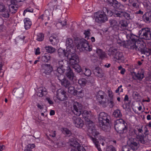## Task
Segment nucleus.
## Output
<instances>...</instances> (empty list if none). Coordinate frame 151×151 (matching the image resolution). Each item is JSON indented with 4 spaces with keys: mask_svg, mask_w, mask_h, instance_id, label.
Here are the masks:
<instances>
[{
    "mask_svg": "<svg viewBox=\"0 0 151 151\" xmlns=\"http://www.w3.org/2000/svg\"><path fill=\"white\" fill-rule=\"evenodd\" d=\"M24 27L26 29H29L32 25L31 22L29 21V19L27 18H26L24 19Z\"/></svg>",
    "mask_w": 151,
    "mask_h": 151,
    "instance_id": "33",
    "label": "nucleus"
},
{
    "mask_svg": "<svg viewBox=\"0 0 151 151\" xmlns=\"http://www.w3.org/2000/svg\"><path fill=\"white\" fill-rule=\"evenodd\" d=\"M86 71L84 73V74L85 75L87 76H88L91 75V70L85 68Z\"/></svg>",
    "mask_w": 151,
    "mask_h": 151,
    "instance_id": "57",
    "label": "nucleus"
},
{
    "mask_svg": "<svg viewBox=\"0 0 151 151\" xmlns=\"http://www.w3.org/2000/svg\"><path fill=\"white\" fill-rule=\"evenodd\" d=\"M51 59V57L48 54H45L41 58V60L44 62H47Z\"/></svg>",
    "mask_w": 151,
    "mask_h": 151,
    "instance_id": "35",
    "label": "nucleus"
},
{
    "mask_svg": "<svg viewBox=\"0 0 151 151\" xmlns=\"http://www.w3.org/2000/svg\"><path fill=\"white\" fill-rule=\"evenodd\" d=\"M114 127L116 132L119 134L126 133L128 130L127 123L122 119H117L115 122Z\"/></svg>",
    "mask_w": 151,
    "mask_h": 151,
    "instance_id": "4",
    "label": "nucleus"
},
{
    "mask_svg": "<svg viewBox=\"0 0 151 151\" xmlns=\"http://www.w3.org/2000/svg\"><path fill=\"white\" fill-rule=\"evenodd\" d=\"M82 106L81 104L78 102L75 103L72 110L73 113L77 116H80L82 113Z\"/></svg>",
    "mask_w": 151,
    "mask_h": 151,
    "instance_id": "13",
    "label": "nucleus"
},
{
    "mask_svg": "<svg viewBox=\"0 0 151 151\" xmlns=\"http://www.w3.org/2000/svg\"><path fill=\"white\" fill-rule=\"evenodd\" d=\"M122 85H120L119 86L116 90V93H118L119 91L120 92H122L123 91V88H122Z\"/></svg>",
    "mask_w": 151,
    "mask_h": 151,
    "instance_id": "58",
    "label": "nucleus"
},
{
    "mask_svg": "<svg viewBox=\"0 0 151 151\" xmlns=\"http://www.w3.org/2000/svg\"><path fill=\"white\" fill-rule=\"evenodd\" d=\"M135 37L136 36L131 33L127 35L126 37L128 40L122 42L123 46L128 49L138 51L140 46H143V45L142 43H138L137 39L135 38Z\"/></svg>",
    "mask_w": 151,
    "mask_h": 151,
    "instance_id": "1",
    "label": "nucleus"
},
{
    "mask_svg": "<svg viewBox=\"0 0 151 151\" xmlns=\"http://www.w3.org/2000/svg\"><path fill=\"white\" fill-rule=\"evenodd\" d=\"M112 16V12L106 7H104L101 12H97L94 14L95 21L99 23L105 22L108 20L107 17Z\"/></svg>",
    "mask_w": 151,
    "mask_h": 151,
    "instance_id": "3",
    "label": "nucleus"
},
{
    "mask_svg": "<svg viewBox=\"0 0 151 151\" xmlns=\"http://www.w3.org/2000/svg\"><path fill=\"white\" fill-rule=\"evenodd\" d=\"M142 47V46H140L138 51L140 52L142 54L146 55L147 56H149L150 55L149 53L150 52V49L143 48Z\"/></svg>",
    "mask_w": 151,
    "mask_h": 151,
    "instance_id": "30",
    "label": "nucleus"
},
{
    "mask_svg": "<svg viewBox=\"0 0 151 151\" xmlns=\"http://www.w3.org/2000/svg\"><path fill=\"white\" fill-rule=\"evenodd\" d=\"M123 15V17L127 20H131L134 18V16L132 14H130L124 11Z\"/></svg>",
    "mask_w": 151,
    "mask_h": 151,
    "instance_id": "37",
    "label": "nucleus"
},
{
    "mask_svg": "<svg viewBox=\"0 0 151 151\" xmlns=\"http://www.w3.org/2000/svg\"><path fill=\"white\" fill-rule=\"evenodd\" d=\"M79 45L81 48H83L86 51H90L92 50L91 47L89 45L87 41L84 39L80 40Z\"/></svg>",
    "mask_w": 151,
    "mask_h": 151,
    "instance_id": "17",
    "label": "nucleus"
},
{
    "mask_svg": "<svg viewBox=\"0 0 151 151\" xmlns=\"http://www.w3.org/2000/svg\"><path fill=\"white\" fill-rule=\"evenodd\" d=\"M35 147L34 144H28L25 147L24 151H32V149Z\"/></svg>",
    "mask_w": 151,
    "mask_h": 151,
    "instance_id": "41",
    "label": "nucleus"
},
{
    "mask_svg": "<svg viewBox=\"0 0 151 151\" xmlns=\"http://www.w3.org/2000/svg\"><path fill=\"white\" fill-rule=\"evenodd\" d=\"M99 124L103 131L108 132L110 129L111 119L110 116L104 112L100 113L98 116Z\"/></svg>",
    "mask_w": 151,
    "mask_h": 151,
    "instance_id": "2",
    "label": "nucleus"
},
{
    "mask_svg": "<svg viewBox=\"0 0 151 151\" xmlns=\"http://www.w3.org/2000/svg\"><path fill=\"white\" fill-rule=\"evenodd\" d=\"M27 12H33V10L32 9L30 8H27L26 9H25L24 12L23 13V15L24 16L25 14Z\"/></svg>",
    "mask_w": 151,
    "mask_h": 151,
    "instance_id": "59",
    "label": "nucleus"
},
{
    "mask_svg": "<svg viewBox=\"0 0 151 151\" xmlns=\"http://www.w3.org/2000/svg\"><path fill=\"white\" fill-rule=\"evenodd\" d=\"M91 61L93 63H95L97 61V58L96 57L94 56H92L91 57Z\"/></svg>",
    "mask_w": 151,
    "mask_h": 151,
    "instance_id": "60",
    "label": "nucleus"
},
{
    "mask_svg": "<svg viewBox=\"0 0 151 151\" xmlns=\"http://www.w3.org/2000/svg\"><path fill=\"white\" fill-rule=\"evenodd\" d=\"M0 12L4 13L1 14L3 17L6 18L9 17V12L6 9L5 4L2 2H0Z\"/></svg>",
    "mask_w": 151,
    "mask_h": 151,
    "instance_id": "16",
    "label": "nucleus"
},
{
    "mask_svg": "<svg viewBox=\"0 0 151 151\" xmlns=\"http://www.w3.org/2000/svg\"><path fill=\"white\" fill-rule=\"evenodd\" d=\"M133 73L135 76L136 78L139 81H141L144 77V72L142 70L138 71L137 73L135 72H133Z\"/></svg>",
    "mask_w": 151,
    "mask_h": 151,
    "instance_id": "26",
    "label": "nucleus"
},
{
    "mask_svg": "<svg viewBox=\"0 0 151 151\" xmlns=\"http://www.w3.org/2000/svg\"><path fill=\"white\" fill-rule=\"evenodd\" d=\"M46 100L48 101V103L50 104H53V102L49 98H47L46 99Z\"/></svg>",
    "mask_w": 151,
    "mask_h": 151,
    "instance_id": "64",
    "label": "nucleus"
},
{
    "mask_svg": "<svg viewBox=\"0 0 151 151\" xmlns=\"http://www.w3.org/2000/svg\"><path fill=\"white\" fill-rule=\"evenodd\" d=\"M11 4H16L17 3L21 2V0H10Z\"/></svg>",
    "mask_w": 151,
    "mask_h": 151,
    "instance_id": "62",
    "label": "nucleus"
},
{
    "mask_svg": "<svg viewBox=\"0 0 151 151\" xmlns=\"http://www.w3.org/2000/svg\"><path fill=\"white\" fill-rule=\"evenodd\" d=\"M73 123L76 127L81 128L84 125L83 120L79 117L73 116L72 118Z\"/></svg>",
    "mask_w": 151,
    "mask_h": 151,
    "instance_id": "15",
    "label": "nucleus"
},
{
    "mask_svg": "<svg viewBox=\"0 0 151 151\" xmlns=\"http://www.w3.org/2000/svg\"><path fill=\"white\" fill-rule=\"evenodd\" d=\"M65 45L66 46L67 51H72V52H75L76 49L74 47V41L72 39L67 38L66 41Z\"/></svg>",
    "mask_w": 151,
    "mask_h": 151,
    "instance_id": "11",
    "label": "nucleus"
},
{
    "mask_svg": "<svg viewBox=\"0 0 151 151\" xmlns=\"http://www.w3.org/2000/svg\"><path fill=\"white\" fill-rule=\"evenodd\" d=\"M127 21L125 20H121L119 22L118 27L121 30H124L126 29L128 26Z\"/></svg>",
    "mask_w": 151,
    "mask_h": 151,
    "instance_id": "27",
    "label": "nucleus"
},
{
    "mask_svg": "<svg viewBox=\"0 0 151 151\" xmlns=\"http://www.w3.org/2000/svg\"><path fill=\"white\" fill-rule=\"evenodd\" d=\"M69 140L70 145L76 149H72L70 151H86L83 147L77 142L75 137L70 138Z\"/></svg>",
    "mask_w": 151,
    "mask_h": 151,
    "instance_id": "7",
    "label": "nucleus"
},
{
    "mask_svg": "<svg viewBox=\"0 0 151 151\" xmlns=\"http://www.w3.org/2000/svg\"><path fill=\"white\" fill-rule=\"evenodd\" d=\"M89 130L91 131V133L94 136H97L99 134V132L97 131L95 127L89 128Z\"/></svg>",
    "mask_w": 151,
    "mask_h": 151,
    "instance_id": "39",
    "label": "nucleus"
},
{
    "mask_svg": "<svg viewBox=\"0 0 151 151\" xmlns=\"http://www.w3.org/2000/svg\"><path fill=\"white\" fill-rule=\"evenodd\" d=\"M45 49L47 52L51 53H53L55 50V48L51 46L46 47Z\"/></svg>",
    "mask_w": 151,
    "mask_h": 151,
    "instance_id": "47",
    "label": "nucleus"
},
{
    "mask_svg": "<svg viewBox=\"0 0 151 151\" xmlns=\"http://www.w3.org/2000/svg\"><path fill=\"white\" fill-rule=\"evenodd\" d=\"M57 78L61 82L62 81L64 80L65 79V76L63 74H60L57 76Z\"/></svg>",
    "mask_w": 151,
    "mask_h": 151,
    "instance_id": "51",
    "label": "nucleus"
},
{
    "mask_svg": "<svg viewBox=\"0 0 151 151\" xmlns=\"http://www.w3.org/2000/svg\"><path fill=\"white\" fill-rule=\"evenodd\" d=\"M61 83L62 86L65 88H68L71 85L70 81L66 79H65L64 80L62 81V82H61Z\"/></svg>",
    "mask_w": 151,
    "mask_h": 151,
    "instance_id": "34",
    "label": "nucleus"
},
{
    "mask_svg": "<svg viewBox=\"0 0 151 151\" xmlns=\"http://www.w3.org/2000/svg\"><path fill=\"white\" fill-rule=\"evenodd\" d=\"M49 40L52 44H54L55 41L56 40V37L53 36H51L49 38Z\"/></svg>",
    "mask_w": 151,
    "mask_h": 151,
    "instance_id": "54",
    "label": "nucleus"
},
{
    "mask_svg": "<svg viewBox=\"0 0 151 151\" xmlns=\"http://www.w3.org/2000/svg\"><path fill=\"white\" fill-rule=\"evenodd\" d=\"M139 37L144 39L149 40H151V32L149 28H145L141 29L139 32Z\"/></svg>",
    "mask_w": 151,
    "mask_h": 151,
    "instance_id": "8",
    "label": "nucleus"
},
{
    "mask_svg": "<svg viewBox=\"0 0 151 151\" xmlns=\"http://www.w3.org/2000/svg\"><path fill=\"white\" fill-rule=\"evenodd\" d=\"M57 71L59 74H63L64 72L70 67L68 61L65 60H59L57 63Z\"/></svg>",
    "mask_w": 151,
    "mask_h": 151,
    "instance_id": "5",
    "label": "nucleus"
},
{
    "mask_svg": "<svg viewBox=\"0 0 151 151\" xmlns=\"http://www.w3.org/2000/svg\"><path fill=\"white\" fill-rule=\"evenodd\" d=\"M108 104H110L109 106L110 108H112L114 106V103L113 100V99H109V100H108Z\"/></svg>",
    "mask_w": 151,
    "mask_h": 151,
    "instance_id": "56",
    "label": "nucleus"
},
{
    "mask_svg": "<svg viewBox=\"0 0 151 151\" xmlns=\"http://www.w3.org/2000/svg\"><path fill=\"white\" fill-rule=\"evenodd\" d=\"M129 1L134 7L137 8L138 7L139 4L138 0H129Z\"/></svg>",
    "mask_w": 151,
    "mask_h": 151,
    "instance_id": "42",
    "label": "nucleus"
},
{
    "mask_svg": "<svg viewBox=\"0 0 151 151\" xmlns=\"http://www.w3.org/2000/svg\"><path fill=\"white\" fill-rule=\"evenodd\" d=\"M72 68H74L75 70L78 73H79L81 72L82 69L80 66L78 64V63L72 66Z\"/></svg>",
    "mask_w": 151,
    "mask_h": 151,
    "instance_id": "46",
    "label": "nucleus"
},
{
    "mask_svg": "<svg viewBox=\"0 0 151 151\" xmlns=\"http://www.w3.org/2000/svg\"><path fill=\"white\" fill-rule=\"evenodd\" d=\"M124 11L115 10L114 12L112 13V15L115 17H119L122 18L123 17Z\"/></svg>",
    "mask_w": 151,
    "mask_h": 151,
    "instance_id": "29",
    "label": "nucleus"
},
{
    "mask_svg": "<svg viewBox=\"0 0 151 151\" xmlns=\"http://www.w3.org/2000/svg\"><path fill=\"white\" fill-rule=\"evenodd\" d=\"M14 95L17 97L21 98L23 96L24 92V88L22 87H20L18 88L14 89Z\"/></svg>",
    "mask_w": 151,
    "mask_h": 151,
    "instance_id": "21",
    "label": "nucleus"
},
{
    "mask_svg": "<svg viewBox=\"0 0 151 151\" xmlns=\"http://www.w3.org/2000/svg\"><path fill=\"white\" fill-rule=\"evenodd\" d=\"M66 77L71 81H73L76 78V76L70 67L66 70L64 72V73Z\"/></svg>",
    "mask_w": 151,
    "mask_h": 151,
    "instance_id": "18",
    "label": "nucleus"
},
{
    "mask_svg": "<svg viewBox=\"0 0 151 151\" xmlns=\"http://www.w3.org/2000/svg\"><path fill=\"white\" fill-rule=\"evenodd\" d=\"M87 80L84 78H82L79 79L78 83L82 86H84L87 83Z\"/></svg>",
    "mask_w": 151,
    "mask_h": 151,
    "instance_id": "43",
    "label": "nucleus"
},
{
    "mask_svg": "<svg viewBox=\"0 0 151 151\" xmlns=\"http://www.w3.org/2000/svg\"><path fill=\"white\" fill-rule=\"evenodd\" d=\"M108 55H112L114 58L121 61H123L124 58L122 52L118 51L114 47H110L109 50Z\"/></svg>",
    "mask_w": 151,
    "mask_h": 151,
    "instance_id": "6",
    "label": "nucleus"
},
{
    "mask_svg": "<svg viewBox=\"0 0 151 151\" xmlns=\"http://www.w3.org/2000/svg\"><path fill=\"white\" fill-rule=\"evenodd\" d=\"M127 144L132 151L134 150L135 147H137L139 144L138 143L135 142L134 138H132L129 139V141L127 142Z\"/></svg>",
    "mask_w": 151,
    "mask_h": 151,
    "instance_id": "24",
    "label": "nucleus"
},
{
    "mask_svg": "<svg viewBox=\"0 0 151 151\" xmlns=\"http://www.w3.org/2000/svg\"><path fill=\"white\" fill-rule=\"evenodd\" d=\"M84 34L85 35V38H87V39H88V37L90 36V29H88L87 30H85Z\"/></svg>",
    "mask_w": 151,
    "mask_h": 151,
    "instance_id": "55",
    "label": "nucleus"
},
{
    "mask_svg": "<svg viewBox=\"0 0 151 151\" xmlns=\"http://www.w3.org/2000/svg\"><path fill=\"white\" fill-rule=\"evenodd\" d=\"M17 6V4H11L9 7V11L12 14L16 13L18 9Z\"/></svg>",
    "mask_w": 151,
    "mask_h": 151,
    "instance_id": "28",
    "label": "nucleus"
},
{
    "mask_svg": "<svg viewBox=\"0 0 151 151\" xmlns=\"http://www.w3.org/2000/svg\"><path fill=\"white\" fill-rule=\"evenodd\" d=\"M137 138L139 144L140 143L145 144L147 142L146 139H147L149 141L151 140V135L147 134H146L145 136L144 135H141V134H137Z\"/></svg>",
    "mask_w": 151,
    "mask_h": 151,
    "instance_id": "10",
    "label": "nucleus"
},
{
    "mask_svg": "<svg viewBox=\"0 0 151 151\" xmlns=\"http://www.w3.org/2000/svg\"><path fill=\"white\" fill-rule=\"evenodd\" d=\"M96 53L99 58L101 59H103L106 56V55L105 52L100 49H97L96 51Z\"/></svg>",
    "mask_w": 151,
    "mask_h": 151,
    "instance_id": "31",
    "label": "nucleus"
},
{
    "mask_svg": "<svg viewBox=\"0 0 151 151\" xmlns=\"http://www.w3.org/2000/svg\"><path fill=\"white\" fill-rule=\"evenodd\" d=\"M113 114L115 117L119 118H121L122 116L120 110L118 109L115 110Z\"/></svg>",
    "mask_w": 151,
    "mask_h": 151,
    "instance_id": "40",
    "label": "nucleus"
},
{
    "mask_svg": "<svg viewBox=\"0 0 151 151\" xmlns=\"http://www.w3.org/2000/svg\"><path fill=\"white\" fill-rule=\"evenodd\" d=\"M60 90H59V91ZM61 91H59L56 95L55 97L60 101H63L67 100L68 97L66 96V93L64 90H60Z\"/></svg>",
    "mask_w": 151,
    "mask_h": 151,
    "instance_id": "20",
    "label": "nucleus"
},
{
    "mask_svg": "<svg viewBox=\"0 0 151 151\" xmlns=\"http://www.w3.org/2000/svg\"><path fill=\"white\" fill-rule=\"evenodd\" d=\"M47 93L45 88L40 87L37 88V95L40 97H42L45 96Z\"/></svg>",
    "mask_w": 151,
    "mask_h": 151,
    "instance_id": "22",
    "label": "nucleus"
},
{
    "mask_svg": "<svg viewBox=\"0 0 151 151\" xmlns=\"http://www.w3.org/2000/svg\"><path fill=\"white\" fill-rule=\"evenodd\" d=\"M44 37V34L42 33H39L37 35V40L39 41H41L43 40Z\"/></svg>",
    "mask_w": 151,
    "mask_h": 151,
    "instance_id": "50",
    "label": "nucleus"
},
{
    "mask_svg": "<svg viewBox=\"0 0 151 151\" xmlns=\"http://www.w3.org/2000/svg\"><path fill=\"white\" fill-rule=\"evenodd\" d=\"M137 130L138 133H137L138 134H141V135H142L143 133V131L142 129V127L141 128H137Z\"/></svg>",
    "mask_w": 151,
    "mask_h": 151,
    "instance_id": "63",
    "label": "nucleus"
},
{
    "mask_svg": "<svg viewBox=\"0 0 151 151\" xmlns=\"http://www.w3.org/2000/svg\"><path fill=\"white\" fill-rule=\"evenodd\" d=\"M68 91L69 93L74 95L76 96V90L75 89V88L71 85L68 88Z\"/></svg>",
    "mask_w": 151,
    "mask_h": 151,
    "instance_id": "36",
    "label": "nucleus"
},
{
    "mask_svg": "<svg viewBox=\"0 0 151 151\" xmlns=\"http://www.w3.org/2000/svg\"><path fill=\"white\" fill-rule=\"evenodd\" d=\"M84 93V91L83 90H81L80 91H78L76 90V95H79L81 96H82L81 94H83Z\"/></svg>",
    "mask_w": 151,
    "mask_h": 151,
    "instance_id": "61",
    "label": "nucleus"
},
{
    "mask_svg": "<svg viewBox=\"0 0 151 151\" xmlns=\"http://www.w3.org/2000/svg\"><path fill=\"white\" fill-rule=\"evenodd\" d=\"M113 2L112 3V6L115 9H118L119 11H124V6L122 5H121L120 3L116 0H113Z\"/></svg>",
    "mask_w": 151,
    "mask_h": 151,
    "instance_id": "23",
    "label": "nucleus"
},
{
    "mask_svg": "<svg viewBox=\"0 0 151 151\" xmlns=\"http://www.w3.org/2000/svg\"><path fill=\"white\" fill-rule=\"evenodd\" d=\"M91 139L92 141L94 144H95L96 147L97 148L99 151H100L101 150L100 147V145H99L98 144V142L97 141V139L92 137H91Z\"/></svg>",
    "mask_w": 151,
    "mask_h": 151,
    "instance_id": "45",
    "label": "nucleus"
},
{
    "mask_svg": "<svg viewBox=\"0 0 151 151\" xmlns=\"http://www.w3.org/2000/svg\"><path fill=\"white\" fill-rule=\"evenodd\" d=\"M81 114L84 118L85 120H86V119H89L91 116L90 112H89L86 111H83Z\"/></svg>",
    "mask_w": 151,
    "mask_h": 151,
    "instance_id": "38",
    "label": "nucleus"
},
{
    "mask_svg": "<svg viewBox=\"0 0 151 151\" xmlns=\"http://www.w3.org/2000/svg\"><path fill=\"white\" fill-rule=\"evenodd\" d=\"M42 71L43 73L46 75H49L52 70V66L49 64L45 63L42 66Z\"/></svg>",
    "mask_w": 151,
    "mask_h": 151,
    "instance_id": "14",
    "label": "nucleus"
},
{
    "mask_svg": "<svg viewBox=\"0 0 151 151\" xmlns=\"http://www.w3.org/2000/svg\"><path fill=\"white\" fill-rule=\"evenodd\" d=\"M92 70L94 74L96 76L101 78L103 76V72L99 67H93L92 68Z\"/></svg>",
    "mask_w": 151,
    "mask_h": 151,
    "instance_id": "19",
    "label": "nucleus"
},
{
    "mask_svg": "<svg viewBox=\"0 0 151 151\" xmlns=\"http://www.w3.org/2000/svg\"><path fill=\"white\" fill-rule=\"evenodd\" d=\"M67 57V59L69 60V64L72 66L78 63L79 62L78 56L75 53V52H69Z\"/></svg>",
    "mask_w": 151,
    "mask_h": 151,
    "instance_id": "9",
    "label": "nucleus"
},
{
    "mask_svg": "<svg viewBox=\"0 0 151 151\" xmlns=\"http://www.w3.org/2000/svg\"><path fill=\"white\" fill-rule=\"evenodd\" d=\"M106 151H116L115 149L112 145L109 146L106 148Z\"/></svg>",
    "mask_w": 151,
    "mask_h": 151,
    "instance_id": "52",
    "label": "nucleus"
},
{
    "mask_svg": "<svg viewBox=\"0 0 151 151\" xmlns=\"http://www.w3.org/2000/svg\"><path fill=\"white\" fill-rule=\"evenodd\" d=\"M110 26L111 27H114L118 25V23L116 20L114 19H110L109 20Z\"/></svg>",
    "mask_w": 151,
    "mask_h": 151,
    "instance_id": "48",
    "label": "nucleus"
},
{
    "mask_svg": "<svg viewBox=\"0 0 151 151\" xmlns=\"http://www.w3.org/2000/svg\"><path fill=\"white\" fill-rule=\"evenodd\" d=\"M106 93L102 91H99L96 95L97 101L101 104H104L106 103Z\"/></svg>",
    "mask_w": 151,
    "mask_h": 151,
    "instance_id": "12",
    "label": "nucleus"
},
{
    "mask_svg": "<svg viewBox=\"0 0 151 151\" xmlns=\"http://www.w3.org/2000/svg\"><path fill=\"white\" fill-rule=\"evenodd\" d=\"M69 52L67 51L66 52L65 50H63L61 48H59L58 50V54L60 56H63L67 57L68 53H69Z\"/></svg>",
    "mask_w": 151,
    "mask_h": 151,
    "instance_id": "32",
    "label": "nucleus"
},
{
    "mask_svg": "<svg viewBox=\"0 0 151 151\" xmlns=\"http://www.w3.org/2000/svg\"><path fill=\"white\" fill-rule=\"evenodd\" d=\"M87 84L89 85L93 83L94 82V80L93 78L90 77L87 80Z\"/></svg>",
    "mask_w": 151,
    "mask_h": 151,
    "instance_id": "53",
    "label": "nucleus"
},
{
    "mask_svg": "<svg viewBox=\"0 0 151 151\" xmlns=\"http://www.w3.org/2000/svg\"><path fill=\"white\" fill-rule=\"evenodd\" d=\"M143 20L145 23H149L151 22V13L146 12L142 16Z\"/></svg>",
    "mask_w": 151,
    "mask_h": 151,
    "instance_id": "25",
    "label": "nucleus"
},
{
    "mask_svg": "<svg viewBox=\"0 0 151 151\" xmlns=\"http://www.w3.org/2000/svg\"><path fill=\"white\" fill-rule=\"evenodd\" d=\"M63 132L68 136H70L72 134L71 132L67 128L63 129Z\"/></svg>",
    "mask_w": 151,
    "mask_h": 151,
    "instance_id": "49",
    "label": "nucleus"
},
{
    "mask_svg": "<svg viewBox=\"0 0 151 151\" xmlns=\"http://www.w3.org/2000/svg\"><path fill=\"white\" fill-rule=\"evenodd\" d=\"M86 125L88 127V129L89 128L91 127H94V124L89 119H86Z\"/></svg>",
    "mask_w": 151,
    "mask_h": 151,
    "instance_id": "44",
    "label": "nucleus"
}]
</instances>
